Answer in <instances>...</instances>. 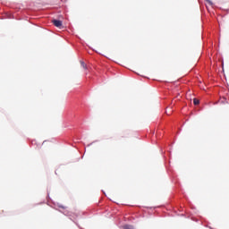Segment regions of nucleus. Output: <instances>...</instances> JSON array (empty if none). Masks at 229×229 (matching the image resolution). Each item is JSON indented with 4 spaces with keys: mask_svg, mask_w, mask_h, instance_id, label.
<instances>
[{
    "mask_svg": "<svg viewBox=\"0 0 229 229\" xmlns=\"http://www.w3.org/2000/svg\"><path fill=\"white\" fill-rule=\"evenodd\" d=\"M52 22H53L54 26H55V28L62 29V27H63L62 21L53 20Z\"/></svg>",
    "mask_w": 229,
    "mask_h": 229,
    "instance_id": "1",
    "label": "nucleus"
},
{
    "mask_svg": "<svg viewBox=\"0 0 229 229\" xmlns=\"http://www.w3.org/2000/svg\"><path fill=\"white\" fill-rule=\"evenodd\" d=\"M81 65L85 71H87V64H85V62L81 61Z\"/></svg>",
    "mask_w": 229,
    "mask_h": 229,
    "instance_id": "2",
    "label": "nucleus"
},
{
    "mask_svg": "<svg viewBox=\"0 0 229 229\" xmlns=\"http://www.w3.org/2000/svg\"><path fill=\"white\" fill-rule=\"evenodd\" d=\"M123 228L124 229H133V226H131V225H124Z\"/></svg>",
    "mask_w": 229,
    "mask_h": 229,
    "instance_id": "3",
    "label": "nucleus"
},
{
    "mask_svg": "<svg viewBox=\"0 0 229 229\" xmlns=\"http://www.w3.org/2000/svg\"><path fill=\"white\" fill-rule=\"evenodd\" d=\"M193 103H194V105H198L199 103V100H198L197 98H194Z\"/></svg>",
    "mask_w": 229,
    "mask_h": 229,
    "instance_id": "4",
    "label": "nucleus"
}]
</instances>
